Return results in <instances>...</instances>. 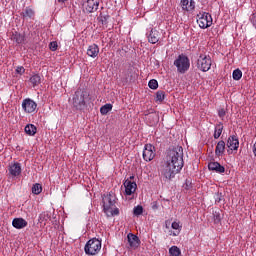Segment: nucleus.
<instances>
[{
  "mask_svg": "<svg viewBox=\"0 0 256 256\" xmlns=\"http://www.w3.org/2000/svg\"><path fill=\"white\" fill-rule=\"evenodd\" d=\"M226 145L230 151H237L239 149V138L235 135L229 136Z\"/></svg>",
  "mask_w": 256,
  "mask_h": 256,
  "instance_id": "ddd939ff",
  "label": "nucleus"
},
{
  "mask_svg": "<svg viewBox=\"0 0 256 256\" xmlns=\"http://www.w3.org/2000/svg\"><path fill=\"white\" fill-rule=\"evenodd\" d=\"M26 135L33 137L37 133V127L33 124H27L24 128Z\"/></svg>",
  "mask_w": 256,
  "mask_h": 256,
  "instance_id": "4be33fe9",
  "label": "nucleus"
},
{
  "mask_svg": "<svg viewBox=\"0 0 256 256\" xmlns=\"http://www.w3.org/2000/svg\"><path fill=\"white\" fill-rule=\"evenodd\" d=\"M215 155L216 157H223V155H225V141H218L215 149Z\"/></svg>",
  "mask_w": 256,
  "mask_h": 256,
  "instance_id": "412c9836",
  "label": "nucleus"
},
{
  "mask_svg": "<svg viewBox=\"0 0 256 256\" xmlns=\"http://www.w3.org/2000/svg\"><path fill=\"white\" fill-rule=\"evenodd\" d=\"M133 213L134 215H136V217H139V215H143V206L141 205L135 206L133 209Z\"/></svg>",
  "mask_w": 256,
  "mask_h": 256,
  "instance_id": "473e14b6",
  "label": "nucleus"
},
{
  "mask_svg": "<svg viewBox=\"0 0 256 256\" xmlns=\"http://www.w3.org/2000/svg\"><path fill=\"white\" fill-rule=\"evenodd\" d=\"M41 219H43V214L40 215V221H41Z\"/></svg>",
  "mask_w": 256,
  "mask_h": 256,
  "instance_id": "49530a36",
  "label": "nucleus"
},
{
  "mask_svg": "<svg viewBox=\"0 0 256 256\" xmlns=\"http://www.w3.org/2000/svg\"><path fill=\"white\" fill-rule=\"evenodd\" d=\"M185 189H190L191 187V183L189 181H186V184H185Z\"/></svg>",
  "mask_w": 256,
  "mask_h": 256,
  "instance_id": "37998d69",
  "label": "nucleus"
},
{
  "mask_svg": "<svg viewBox=\"0 0 256 256\" xmlns=\"http://www.w3.org/2000/svg\"><path fill=\"white\" fill-rule=\"evenodd\" d=\"M212 61L211 56L207 54H200L197 59V69L203 73H207L211 69Z\"/></svg>",
  "mask_w": 256,
  "mask_h": 256,
  "instance_id": "39448f33",
  "label": "nucleus"
},
{
  "mask_svg": "<svg viewBox=\"0 0 256 256\" xmlns=\"http://www.w3.org/2000/svg\"><path fill=\"white\" fill-rule=\"evenodd\" d=\"M29 223L24 218H14L12 220V226L14 229H25Z\"/></svg>",
  "mask_w": 256,
  "mask_h": 256,
  "instance_id": "2eb2a0df",
  "label": "nucleus"
},
{
  "mask_svg": "<svg viewBox=\"0 0 256 256\" xmlns=\"http://www.w3.org/2000/svg\"><path fill=\"white\" fill-rule=\"evenodd\" d=\"M252 153H253L254 157L256 158V141H255V143L253 144Z\"/></svg>",
  "mask_w": 256,
  "mask_h": 256,
  "instance_id": "a19ab883",
  "label": "nucleus"
},
{
  "mask_svg": "<svg viewBox=\"0 0 256 256\" xmlns=\"http://www.w3.org/2000/svg\"><path fill=\"white\" fill-rule=\"evenodd\" d=\"M89 103H91V95L89 94V91L78 88L72 97V105L74 109L83 111Z\"/></svg>",
  "mask_w": 256,
  "mask_h": 256,
  "instance_id": "f03ea898",
  "label": "nucleus"
},
{
  "mask_svg": "<svg viewBox=\"0 0 256 256\" xmlns=\"http://www.w3.org/2000/svg\"><path fill=\"white\" fill-rule=\"evenodd\" d=\"M87 55L88 57H92V59L99 57V46L97 44H91L88 46Z\"/></svg>",
  "mask_w": 256,
  "mask_h": 256,
  "instance_id": "a211bd4d",
  "label": "nucleus"
},
{
  "mask_svg": "<svg viewBox=\"0 0 256 256\" xmlns=\"http://www.w3.org/2000/svg\"><path fill=\"white\" fill-rule=\"evenodd\" d=\"M112 110H113V104L108 103L100 108V113L101 115H107V113H109V111H112Z\"/></svg>",
  "mask_w": 256,
  "mask_h": 256,
  "instance_id": "bb28decb",
  "label": "nucleus"
},
{
  "mask_svg": "<svg viewBox=\"0 0 256 256\" xmlns=\"http://www.w3.org/2000/svg\"><path fill=\"white\" fill-rule=\"evenodd\" d=\"M30 83H32L33 87H37L41 83V76L39 74L33 75L30 77Z\"/></svg>",
  "mask_w": 256,
  "mask_h": 256,
  "instance_id": "c85d7f7f",
  "label": "nucleus"
},
{
  "mask_svg": "<svg viewBox=\"0 0 256 256\" xmlns=\"http://www.w3.org/2000/svg\"><path fill=\"white\" fill-rule=\"evenodd\" d=\"M183 165H185V162L183 161V147L177 146L168 152L166 165L161 171L162 177L166 181H171L177 173H181Z\"/></svg>",
  "mask_w": 256,
  "mask_h": 256,
  "instance_id": "f257e3e1",
  "label": "nucleus"
},
{
  "mask_svg": "<svg viewBox=\"0 0 256 256\" xmlns=\"http://www.w3.org/2000/svg\"><path fill=\"white\" fill-rule=\"evenodd\" d=\"M128 243L132 249H137L139 247L141 241L139 240V237L133 233H129L127 235Z\"/></svg>",
  "mask_w": 256,
  "mask_h": 256,
  "instance_id": "4468645a",
  "label": "nucleus"
},
{
  "mask_svg": "<svg viewBox=\"0 0 256 256\" xmlns=\"http://www.w3.org/2000/svg\"><path fill=\"white\" fill-rule=\"evenodd\" d=\"M253 23V26L256 28V22H252Z\"/></svg>",
  "mask_w": 256,
  "mask_h": 256,
  "instance_id": "a18cd8bd",
  "label": "nucleus"
},
{
  "mask_svg": "<svg viewBox=\"0 0 256 256\" xmlns=\"http://www.w3.org/2000/svg\"><path fill=\"white\" fill-rule=\"evenodd\" d=\"M135 177L134 176H131L130 179H134Z\"/></svg>",
  "mask_w": 256,
  "mask_h": 256,
  "instance_id": "de8ad7c7",
  "label": "nucleus"
},
{
  "mask_svg": "<svg viewBox=\"0 0 256 256\" xmlns=\"http://www.w3.org/2000/svg\"><path fill=\"white\" fill-rule=\"evenodd\" d=\"M35 16V11H33V9L27 7L23 12H22V17H24V19H31L32 17Z\"/></svg>",
  "mask_w": 256,
  "mask_h": 256,
  "instance_id": "393cba45",
  "label": "nucleus"
},
{
  "mask_svg": "<svg viewBox=\"0 0 256 256\" xmlns=\"http://www.w3.org/2000/svg\"><path fill=\"white\" fill-rule=\"evenodd\" d=\"M142 157L144 161H153V159H155V146L151 144H145Z\"/></svg>",
  "mask_w": 256,
  "mask_h": 256,
  "instance_id": "9d476101",
  "label": "nucleus"
},
{
  "mask_svg": "<svg viewBox=\"0 0 256 256\" xmlns=\"http://www.w3.org/2000/svg\"><path fill=\"white\" fill-rule=\"evenodd\" d=\"M107 217H115V215H119V208H111L109 212H105Z\"/></svg>",
  "mask_w": 256,
  "mask_h": 256,
  "instance_id": "2f4dec72",
  "label": "nucleus"
},
{
  "mask_svg": "<svg viewBox=\"0 0 256 256\" xmlns=\"http://www.w3.org/2000/svg\"><path fill=\"white\" fill-rule=\"evenodd\" d=\"M214 197H215V203H219L220 201H223V193L221 192H217Z\"/></svg>",
  "mask_w": 256,
  "mask_h": 256,
  "instance_id": "f704fd0d",
  "label": "nucleus"
},
{
  "mask_svg": "<svg viewBox=\"0 0 256 256\" xmlns=\"http://www.w3.org/2000/svg\"><path fill=\"white\" fill-rule=\"evenodd\" d=\"M43 191V186L41 184L36 183L32 186V193L34 195H40V193Z\"/></svg>",
  "mask_w": 256,
  "mask_h": 256,
  "instance_id": "c756f323",
  "label": "nucleus"
},
{
  "mask_svg": "<svg viewBox=\"0 0 256 256\" xmlns=\"http://www.w3.org/2000/svg\"><path fill=\"white\" fill-rule=\"evenodd\" d=\"M67 0H56L57 3H65Z\"/></svg>",
  "mask_w": 256,
  "mask_h": 256,
  "instance_id": "c03bdc74",
  "label": "nucleus"
},
{
  "mask_svg": "<svg viewBox=\"0 0 256 256\" xmlns=\"http://www.w3.org/2000/svg\"><path fill=\"white\" fill-rule=\"evenodd\" d=\"M223 133V124L219 122L218 124L215 125L214 128V139H219L221 137V134Z\"/></svg>",
  "mask_w": 256,
  "mask_h": 256,
  "instance_id": "5701e85b",
  "label": "nucleus"
},
{
  "mask_svg": "<svg viewBox=\"0 0 256 256\" xmlns=\"http://www.w3.org/2000/svg\"><path fill=\"white\" fill-rule=\"evenodd\" d=\"M102 25H107V16H103L101 19H100Z\"/></svg>",
  "mask_w": 256,
  "mask_h": 256,
  "instance_id": "ea45409f",
  "label": "nucleus"
},
{
  "mask_svg": "<svg viewBox=\"0 0 256 256\" xmlns=\"http://www.w3.org/2000/svg\"><path fill=\"white\" fill-rule=\"evenodd\" d=\"M223 220V216L221 215V210L213 211V221L215 225H219Z\"/></svg>",
  "mask_w": 256,
  "mask_h": 256,
  "instance_id": "b1692460",
  "label": "nucleus"
},
{
  "mask_svg": "<svg viewBox=\"0 0 256 256\" xmlns=\"http://www.w3.org/2000/svg\"><path fill=\"white\" fill-rule=\"evenodd\" d=\"M148 37L149 43L155 45V43H159V32L156 29H151L149 33L146 34Z\"/></svg>",
  "mask_w": 256,
  "mask_h": 256,
  "instance_id": "dca6fc26",
  "label": "nucleus"
},
{
  "mask_svg": "<svg viewBox=\"0 0 256 256\" xmlns=\"http://www.w3.org/2000/svg\"><path fill=\"white\" fill-rule=\"evenodd\" d=\"M125 187V195L130 196L133 195L137 191V183L133 182L129 179H126L123 183Z\"/></svg>",
  "mask_w": 256,
  "mask_h": 256,
  "instance_id": "9b49d317",
  "label": "nucleus"
},
{
  "mask_svg": "<svg viewBox=\"0 0 256 256\" xmlns=\"http://www.w3.org/2000/svg\"><path fill=\"white\" fill-rule=\"evenodd\" d=\"M172 229H174L175 231H181V225L179 224V222H172L171 224Z\"/></svg>",
  "mask_w": 256,
  "mask_h": 256,
  "instance_id": "c9c22d12",
  "label": "nucleus"
},
{
  "mask_svg": "<svg viewBox=\"0 0 256 256\" xmlns=\"http://www.w3.org/2000/svg\"><path fill=\"white\" fill-rule=\"evenodd\" d=\"M10 39L11 41H14V43H17V45H21V43L25 42V34L14 31L12 32Z\"/></svg>",
  "mask_w": 256,
  "mask_h": 256,
  "instance_id": "f3484780",
  "label": "nucleus"
},
{
  "mask_svg": "<svg viewBox=\"0 0 256 256\" xmlns=\"http://www.w3.org/2000/svg\"><path fill=\"white\" fill-rule=\"evenodd\" d=\"M225 115H227V112L225 111V109L222 108L218 110V117H220V119H223Z\"/></svg>",
  "mask_w": 256,
  "mask_h": 256,
  "instance_id": "4c0bfd02",
  "label": "nucleus"
},
{
  "mask_svg": "<svg viewBox=\"0 0 256 256\" xmlns=\"http://www.w3.org/2000/svg\"><path fill=\"white\" fill-rule=\"evenodd\" d=\"M180 5L183 11H193L195 9V2L193 0H181Z\"/></svg>",
  "mask_w": 256,
  "mask_h": 256,
  "instance_id": "aec40b11",
  "label": "nucleus"
},
{
  "mask_svg": "<svg viewBox=\"0 0 256 256\" xmlns=\"http://www.w3.org/2000/svg\"><path fill=\"white\" fill-rule=\"evenodd\" d=\"M174 67H176L177 73H180V75H185V73H187L191 67V61L187 55L180 54L174 60Z\"/></svg>",
  "mask_w": 256,
  "mask_h": 256,
  "instance_id": "7ed1b4c3",
  "label": "nucleus"
},
{
  "mask_svg": "<svg viewBox=\"0 0 256 256\" xmlns=\"http://www.w3.org/2000/svg\"><path fill=\"white\" fill-rule=\"evenodd\" d=\"M22 109L24 113H35L37 111V102L31 98H26L22 101Z\"/></svg>",
  "mask_w": 256,
  "mask_h": 256,
  "instance_id": "1a4fd4ad",
  "label": "nucleus"
},
{
  "mask_svg": "<svg viewBox=\"0 0 256 256\" xmlns=\"http://www.w3.org/2000/svg\"><path fill=\"white\" fill-rule=\"evenodd\" d=\"M102 201L104 213H109V209L115 207V194L108 193L104 195Z\"/></svg>",
  "mask_w": 256,
  "mask_h": 256,
  "instance_id": "6e6552de",
  "label": "nucleus"
},
{
  "mask_svg": "<svg viewBox=\"0 0 256 256\" xmlns=\"http://www.w3.org/2000/svg\"><path fill=\"white\" fill-rule=\"evenodd\" d=\"M155 101L156 103H163V101H165V92L163 90L156 92Z\"/></svg>",
  "mask_w": 256,
  "mask_h": 256,
  "instance_id": "a878e982",
  "label": "nucleus"
},
{
  "mask_svg": "<svg viewBox=\"0 0 256 256\" xmlns=\"http://www.w3.org/2000/svg\"><path fill=\"white\" fill-rule=\"evenodd\" d=\"M241 77H243V72L240 69H235L232 72V79L234 81H240Z\"/></svg>",
  "mask_w": 256,
  "mask_h": 256,
  "instance_id": "cd10ccee",
  "label": "nucleus"
},
{
  "mask_svg": "<svg viewBox=\"0 0 256 256\" xmlns=\"http://www.w3.org/2000/svg\"><path fill=\"white\" fill-rule=\"evenodd\" d=\"M8 171L10 177H19V175H21V163L13 162L9 164Z\"/></svg>",
  "mask_w": 256,
  "mask_h": 256,
  "instance_id": "f8f14e48",
  "label": "nucleus"
},
{
  "mask_svg": "<svg viewBox=\"0 0 256 256\" xmlns=\"http://www.w3.org/2000/svg\"><path fill=\"white\" fill-rule=\"evenodd\" d=\"M81 5L85 13H95L99 9V0H82Z\"/></svg>",
  "mask_w": 256,
  "mask_h": 256,
  "instance_id": "0eeeda50",
  "label": "nucleus"
},
{
  "mask_svg": "<svg viewBox=\"0 0 256 256\" xmlns=\"http://www.w3.org/2000/svg\"><path fill=\"white\" fill-rule=\"evenodd\" d=\"M148 87L150 89H157L159 87V82H157L155 79H151L148 83Z\"/></svg>",
  "mask_w": 256,
  "mask_h": 256,
  "instance_id": "72a5a7b5",
  "label": "nucleus"
},
{
  "mask_svg": "<svg viewBox=\"0 0 256 256\" xmlns=\"http://www.w3.org/2000/svg\"><path fill=\"white\" fill-rule=\"evenodd\" d=\"M208 169L209 171H215V173H225V167L220 165L219 162H210Z\"/></svg>",
  "mask_w": 256,
  "mask_h": 256,
  "instance_id": "6ab92c4d",
  "label": "nucleus"
},
{
  "mask_svg": "<svg viewBox=\"0 0 256 256\" xmlns=\"http://www.w3.org/2000/svg\"><path fill=\"white\" fill-rule=\"evenodd\" d=\"M101 240L97 239V238H92L90 240L87 241V243L85 244L84 247V251L86 253V255H97V253H99V251H101Z\"/></svg>",
  "mask_w": 256,
  "mask_h": 256,
  "instance_id": "20e7f679",
  "label": "nucleus"
},
{
  "mask_svg": "<svg viewBox=\"0 0 256 256\" xmlns=\"http://www.w3.org/2000/svg\"><path fill=\"white\" fill-rule=\"evenodd\" d=\"M179 233H180V230L177 231V232L171 231V232L169 233V235H172V237H177V235H179Z\"/></svg>",
  "mask_w": 256,
  "mask_h": 256,
  "instance_id": "79ce46f5",
  "label": "nucleus"
},
{
  "mask_svg": "<svg viewBox=\"0 0 256 256\" xmlns=\"http://www.w3.org/2000/svg\"><path fill=\"white\" fill-rule=\"evenodd\" d=\"M197 24L200 29H208V27L213 25V17L207 12H200L197 15Z\"/></svg>",
  "mask_w": 256,
  "mask_h": 256,
  "instance_id": "423d86ee",
  "label": "nucleus"
},
{
  "mask_svg": "<svg viewBox=\"0 0 256 256\" xmlns=\"http://www.w3.org/2000/svg\"><path fill=\"white\" fill-rule=\"evenodd\" d=\"M16 73H18V75H23V73H25V68L23 66H18L16 68Z\"/></svg>",
  "mask_w": 256,
  "mask_h": 256,
  "instance_id": "58836bf2",
  "label": "nucleus"
},
{
  "mask_svg": "<svg viewBox=\"0 0 256 256\" xmlns=\"http://www.w3.org/2000/svg\"><path fill=\"white\" fill-rule=\"evenodd\" d=\"M58 45H57V41H52L49 44V49L50 51H55L57 49Z\"/></svg>",
  "mask_w": 256,
  "mask_h": 256,
  "instance_id": "e433bc0d",
  "label": "nucleus"
},
{
  "mask_svg": "<svg viewBox=\"0 0 256 256\" xmlns=\"http://www.w3.org/2000/svg\"><path fill=\"white\" fill-rule=\"evenodd\" d=\"M169 254L171 256H179L181 255V249H179L177 246H172L169 248Z\"/></svg>",
  "mask_w": 256,
  "mask_h": 256,
  "instance_id": "7c9ffc66",
  "label": "nucleus"
}]
</instances>
